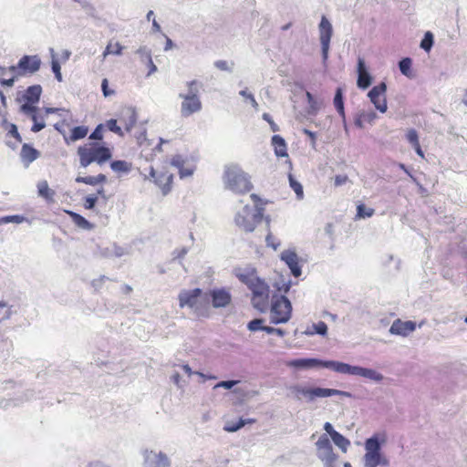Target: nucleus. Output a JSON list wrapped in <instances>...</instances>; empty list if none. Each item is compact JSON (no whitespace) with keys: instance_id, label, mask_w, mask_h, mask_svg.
<instances>
[{"instance_id":"1","label":"nucleus","mask_w":467,"mask_h":467,"mask_svg":"<svg viewBox=\"0 0 467 467\" xmlns=\"http://www.w3.org/2000/svg\"><path fill=\"white\" fill-rule=\"evenodd\" d=\"M387 442V434L385 431L375 432L364 442L365 454L362 462L364 467L387 466L389 462L384 455L382 447Z\"/></svg>"},{"instance_id":"2","label":"nucleus","mask_w":467,"mask_h":467,"mask_svg":"<svg viewBox=\"0 0 467 467\" xmlns=\"http://www.w3.org/2000/svg\"><path fill=\"white\" fill-rule=\"evenodd\" d=\"M250 197L255 202L254 207L245 204L242 210L237 212L234 218L236 225L248 233L255 229L264 215V208L257 204V202L260 201L259 197L254 193Z\"/></svg>"},{"instance_id":"3","label":"nucleus","mask_w":467,"mask_h":467,"mask_svg":"<svg viewBox=\"0 0 467 467\" xmlns=\"http://www.w3.org/2000/svg\"><path fill=\"white\" fill-rule=\"evenodd\" d=\"M223 181L225 188L234 193H245L253 188L249 176L235 165L225 167Z\"/></svg>"},{"instance_id":"4","label":"nucleus","mask_w":467,"mask_h":467,"mask_svg":"<svg viewBox=\"0 0 467 467\" xmlns=\"http://www.w3.org/2000/svg\"><path fill=\"white\" fill-rule=\"evenodd\" d=\"M289 390L296 400H301L302 399H306L308 402L314 401L317 398H327L332 396L352 397L350 392L344 390L320 387L309 388L299 384L290 386Z\"/></svg>"},{"instance_id":"5","label":"nucleus","mask_w":467,"mask_h":467,"mask_svg":"<svg viewBox=\"0 0 467 467\" xmlns=\"http://www.w3.org/2000/svg\"><path fill=\"white\" fill-rule=\"evenodd\" d=\"M81 167L87 168L92 162L101 165L109 161L112 153L110 150L99 143H92L89 147L81 146L78 149Z\"/></svg>"},{"instance_id":"6","label":"nucleus","mask_w":467,"mask_h":467,"mask_svg":"<svg viewBox=\"0 0 467 467\" xmlns=\"http://www.w3.org/2000/svg\"><path fill=\"white\" fill-rule=\"evenodd\" d=\"M201 84L197 80L187 82L188 92L186 94L180 93L179 98L182 99L181 105V115L188 118L194 113L201 111L202 101L199 97V88Z\"/></svg>"},{"instance_id":"7","label":"nucleus","mask_w":467,"mask_h":467,"mask_svg":"<svg viewBox=\"0 0 467 467\" xmlns=\"http://www.w3.org/2000/svg\"><path fill=\"white\" fill-rule=\"evenodd\" d=\"M292 305L289 299L282 296H273L270 309V320L272 324H283L291 318Z\"/></svg>"},{"instance_id":"8","label":"nucleus","mask_w":467,"mask_h":467,"mask_svg":"<svg viewBox=\"0 0 467 467\" xmlns=\"http://www.w3.org/2000/svg\"><path fill=\"white\" fill-rule=\"evenodd\" d=\"M178 299L181 308L187 306L199 316L202 314V305L208 301V296L206 294L202 296V289L194 288L192 290H182L178 296Z\"/></svg>"},{"instance_id":"9","label":"nucleus","mask_w":467,"mask_h":467,"mask_svg":"<svg viewBox=\"0 0 467 467\" xmlns=\"http://www.w3.org/2000/svg\"><path fill=\"white\" fill-rule=\"evenodd\" d=\"M336 372L346 375L359 376L376 383L381 382L384 379V376L380 372L373 368L353 366L340 361H337L336 364Z\"/></svg>"},{"instance_id":"10","label":"nucleus","mask_w":467,"mask_h":467,"mask_svg":"<svg viewBox=\"0 0 467 467\" xmlns=\"http://www.w3.org/2000/svg\"><path fill=\"white\" fill-rule=\"evenodd\" d=\"M198 158L194 154H175L171 159V165L179 171L181 179L191 177L195 170Z\"/></svg>"},{"instance_id":"11","label":"nucleus","mask_w":467,"mask_h":467,"mask_svg":"<svg viewBox=\"0 0 467 467\" xmlns=\"http://www.w3.org/2000/svg\"><path fill=\"white\" fill-rule=\"evenodd\" d=\"M337 361L335 360H322L315 358H296L285 362V365L290 368L298 369H308L313 368H325L332 369L336 372V364Z\"/></svg>"},{"instance_id":"12","label":"nucleus","mask_w":467,"mask_h":467,"mask_svg":"<svg viewBox=\"0 0 467 467\" xmlns=\"http://www.w3.org/2000/svg\"><path fill=\"white\" fill-rule=\"evenodd\" d=\"M319 40L321 45V53L323 62L328 58V52L330 47V40L333 35V27L329 20L322 16L320 23L318 25Z\"/></svg>"},{"instance_id":"13","label":"nucleus","mask_w":467,"mask_h":467,"mask_svg":"<svg viewBox=\"0 0 467 467\" xmlns=\"http://www.w3.org/2000/svg\"><path fill=\"white\" fill-rule=\"evenodd\" d=\"M144 467H171V461L163 451L146 450L143 452Z\"/></svg>"},{"instance_id":"14","label":"nucleus","mask_w":467,"mask_h":467,"mask_svg":"<svg viewBox=\"0 0 467 467\" xmlns=\"http://www.w3.org/2000/svg\"><path fill=\"white\" fill-rule=\"evenodd\" d=\"M387 90V85L385 82H381L377 86H374L368 91V98L370 101L373 103L375 108L380 111L381 113H385L387 111V100L385 98V93Z\"/></svg>"},{"instance_id":"15","label":"nucleus","mask_w":467,"mask_h":467,"mask_svg":"<svg viewBox=\"0 0 467 467\" xmlns=\"http://www.w3.org/2000/svg\"><path fill=\"white\" fill-rule=\"evenodd\" d=\"M37 107H29L27 105H21L19 108V112L29 117L33 123L31 127L32 132H39L46 127V122L44 117L37 113Z\"/></svg>"},{"instance_id":"16","label":"nucleus","mask_w":467,"mask_h":467,"mask_svg":"<svg viewBox=\"0 0 467 467\" xmlns=\"http://www.w3.org/2000/svg\"><path fill=\"white\" fill-rule=\"evenodd\" d=\"M40 67L41 59L37 55H25L17 62V67L21 68L24 76L37 72Z\"/></svg>"},{"instance_id":"17","label":"nucleus","mask_w":467,"mask_h":467,"mask_svg":"<svg viewBox=\"0 0 467 467\" xmlns=\"http://www.w3.org/2000/svg\"><path fill=\"white\" fill-rule=\"evenodd\" d=\"M317 455L320 461H327L329 458H334L337 455L333 451L332 444L327 434L319 436L316 442Z\"/></svg>"},{"instance_id":"18","label":"nucleus","mask_w":467,"mask_h":467,"mask_svg":"<svg viewBox=\"0 0 467 467\" xmlns=\"http://www.w3.org/2000/svg\"><path fill=\"white\" fill-rule=\"evenodd\" d=\"M280 259L290 269L291 274L295 277H299L302 274L301 265H299V257L293 250H285L280 254Z\"/></svg>"},{"instance_id":"19","label":"nucleus","mask_w":467,"mask_h":467,"mask_svg":"<svg viewBox=\"0 0 467 467\" xmlns=\"http://www.w3.org/2000/svg\"><path fill=\"white\" fill-rule=\"evenodd\" d=\"M417 324L414 321H403L400 318L393 321L389 327L391 335L408 337L416 329Z\"/></svg>"},{"instance_id":"20","label":"nucleus","mask_w":467,"mask_h":467,"mask_svg":"<svg viewBox=\"0 0 467 467\" xmlns=\"http://www.w3.org/2000/svg\"><path fill=\"white\" fill-rule=\"evenodd\" d=\"M42 94V87L38 84L29 86L21 98H17L16 100L18 101H24L22 105H27L29 107H36V104H37L40 100V97Z\"/></svg>"},{"instance_id":"21","label":"nucleus","mask_w":467,"mask_h":467,"mask_svg":"<svg viewBox=\"0 0 467 467\" xmlns=\"http://www.w3.org/2000/svg\"><path fill=\"white\" fill-rule=\"evenodd\" d=\"M210 296L214 308L227 306L232 299L231 294L224 288L213 289L210 292Z\"/></svg>"},{"instance_id":"22","label":"nucleus","mask_w":467,"mask_h":467,"mask_svg":"<svg viewBox=\"0 0 467 467\" xmlns=\"http://www.w3.org/2000/svg\"><path fill=\"white\" fill-rule=\"evenodd\" d=\"M136 54L140 57V59L142 63H145L149 68L147 73V77H150L153 73L157 72L158 68L156 65L153 63L151 57V50L146 46L140 47L136 50Z\"/></svg>"},{"instance_id":"23","label":"nucleus","mask_w":467,"mask_h":467,"mask_svg":"<svg viewBox=\"0 0 467 467\" xmlns=\"http://www.w3.org/2000/svg\"><path fill=\"white\" fill-rule=\"evenodd\" d=\"M172 181V174L161 172L155 178L154 183L160 187L163 195H167L171 190Z\"/></svg>"},{"instance_id":"24","label":"nucleus","mask_w":467,"mask_h":467,"mask_svg":"<svg viewBox=\"0 0 467 467\" xmlns=\"http://www.w3.org/2000/svg\"><path fill=\"white\" fill-rule=\"evenodd\" d=\"M236 276L247 286H250L258 277L254 268L240 269L236 272Z\"/></svg>"},{"instance_id":"25","label":"nucleus","mask_w":467,"mask_h":467,"mask_svg":"<svg viewBox=\"0 0 467 467\" xmlns=\"http://www.w3.org/2000/svg\"><path fill=\"white\" fill-rule=\"evenodd\" d=\"M271 140L272 145L275 148V153L277 157H286L288 155L286 143L284 138H282L280 135H274Z\"/></svg>"},{"instance_id":"26","label":"nucleus","mask_w":467,"mask_h":467,"mask_svg":"<svg viewBox=\"0 0 467 467\" xmlns=\"http://www.w3.org/2000/svg\"><path fill=\"white\" fill-rule=\"evenodd\" d=\"M269 293L262 294L260 296L254 295L252 296L253 306L261 313H265L268 309Z\"/></svg>"},{"instance_id":"27","label":"nucleus","mask_w":467,"mask_h":467,"mask_svg":"<svg viewBox=\"0 0 467 467\" xmlns=\"http://www.w3.org/2000/svg\"><path fill=\"white\" fill-rule=\"evenodd\" d=\"M39 156V152L28 144H24L21 149V158L24 161L28 163L36 160Z\"/></svg>"},{"instance_id":"28","label":"nucleus","mask_w":467,"mask_h":467,"mask_svg":"<svg viewBox=\"0 0 467 467\" xmlns=\"http://www.w3.org/2000/svg\"><path fill=\"white\" fill-rule=\"evenodd\" d=\"M110 168L114 172L128 174L132 169V163L126 161H113L110 162Z\"/></svg>"},{"instance_id":"29","label":"nucleus","mask_w":467,"mask_h":467,"mask_svg":"<svg viewBox=\"0 0 467 467\" xmlns=\"http://www.w3.org/2000/svg\"><path fill=\"white\" fill-rule=\"evenodd\" d=\"M304 333L306 336L317 334L324 337L327 334V325L324 321L314 323L311 327H307Z\"/></svg>"},{"instance_id":"30","label":"nucleus","mask_w":467,"mask_h":467,"mask_svg":"<svg viewBox=\"0 0 467 467\" xmlns=\"http://www.w3.org/2000/svg\"><path fill=\"white\" fill-rule=\"evenodd\" d=\"M49 53H50V57H51L52 72L54 73L56 79L58 82H61L63 80V78H62V74H61V67H60L59 60L57 57V54H56L54 48L50 47Z\"/></svg>"},{"instance_id":"31","label":"nucleus","mask_w":467,"mask_h":467,"mask_svg":"<svg viewBox=\"0 0 467 467\" xmlns=\"http://www.w3.org/2000/svg\"><path fill=\"white\" fill-rule=\"evenodd\" d=\"M248 288L252 291V295H262L269 293V286L261 278L257 277V279L248 286Z\"/></svg>"},{"instance_id":"32","label":"nucleus","mask_w":467,"mask_h":467,"mask_svg":"<svg viewBox=\"0 0 467 467\" xmlns=\"http://www.w3.org/2000/svg\"><path fill=\"white\" fill-rule=\"evenodd\" d=\"M334 106L338 114L342 117L343 120L345 121L344 99L341 88H337L336 90L334 97Z\"/></svg>"},{"instance_id":"33","label":"nucleus","mask_w":467,"mask_h":467,"mask_svg":"<svg viewBox=\"0 0 467 467\" xmlns=\"http://www.w3.org/2000/svg\"><path fill=\"white\" fill-rule=\"evenodd\" d=\"M38 194L47 201L51 202L54 199L55 192L48 187L47 181H42L37 184Z\"/></svg>"},{"instance_id":"34","label":"nucleus","mask_w":467,"mask_h":467,"mask_svg":"<svg viewBox=\"0 0 467 467\" xmlns=\"http://www.w3.org/2000/svg\"><path fill=\"white\" fill-rule=\"evenodd\" d=\"M2 128L7 131V135L15 138L17 142L22 141V138L18 132L17 127L16 124L8 122L5 119L2 120L1 123Z\"/></svg>"},{"instance_id":"35","label":"nucleus","mask_w":467,"mask_h":467,"mask_svg":"<svg viewBox=\"0 0 467 467\" xmlns=\"http://www.w3.org/2000/svg\"><path fill=\"white\" fill-rule=\"evenodd\" d=\"M123 47L119 43H112L111 41L107 45L102 53V57L105 59L109 55L120 56L122 54Z\"/></svg>"},{"instance_id":"36","label":"nucleus","mask_w":467,"mask_h":467,"mask_svg":"<svg viewBox=\"0 0 467 467\" xmlns=\"http://www.w3.org/2000/svg\"><path fill=\"white\" fill-rule=\"evenodd\" d=\"M412 60L410 57H404L399 61V69L400 73L409 78L413 77L411 71Z\"/></svg>"},{"instance_id":"37","label":"nucleus","mask_w":467,"mask_h":467,"mask_svg":"<svg viewBox=\"0 0 467 467\" xmlns=\"http://www.w3.org/2000/svg\"><path fill=\"white\" fill-rule=\"evenodd\" d=\"M72 221L76 225H78L79 228L85 229V230H90L92 229V224L83 216L80 214L74 213V212H68Z\"/></svg>"},{"instance_id":"38","label":"nucleus","mask_w":467,"mask_h":467,"mask_svg":"<svg viewBox=\"0 0 467 467\" xmlns=\"http://www.w3.org/2000/svg\"><path fill=\"white\" fill-rule=\"evenodd\" d=\"M331 440L343 452H346L350 446V441L338 431L332 435Z\"/></svg>"},{"instance_id":"39","label":"nucleus","mask_w":467,"mask_h":467,"mask_svg":"<svg viewBox=\"0 0 467 467\" xmlns=\"http://www.w3.org/2000/svg\"><path fill=\"white\" fill-rule=\"evenodd\" d=\"M253 422H254V420H253V419H247V420L239 419V420L237 422H231V423H227L226 425H224L223 430L227 432H235V431H239L240 429H242L244 426H245L247 423H253Z\"/></svg>"},{"instance_id":"40","label":"nucleus","mask_w":467,"mask_h":467,"mask_svg":"<svg viewBox=\"0 0 467 467\" xmlns=\"http://www.w3.org/2000/svg\"><path fill=\"white\" fill-rule=\"evenodd\" d=\"M289 185L291 189L296 194V198L298 200H302L304 198V190L302 184L292 175H288Z\"/></svg>"},{"instance_id":"41","label":"nucleus","mask_w":467,"mask_h":467,"mask_svg":"<svg viewBox=\"0 0 467 467\" xmlns=\"http://www.w3.org/2000/svg\"><path fill=\"white\" fill-rule=\"evenodd\" d=\"M88 129L86 126H77L71 130L70 140L76 141L81 140L87 136Z\"/></svg>"},{"instance_id":"42","label":"nucleus","mask_w":467,"mask_h":467,"mask_svg":"<svg viewBox=\"0 0 467 467\" xmlns=\"http://www.w3.org/2000/svg\"><path fill=\"white\" fill-rule=\"evenodd\" d=\"M357 85L361 89H366L371 85L372 78L368 72L358 74Z\"/></svg>"},{"instance_id":"43","label":"nucleus","mask_w":467,"mask_h":467,"mask_svg":"<svg viewBox=\"0 0 467 467\" xmlns=\"http://www.w3.org/2000/svg\"><path fill=\"white\" fill-rule=\"evenodd\" d=\"M307 104H308V114L310 115H317V113L319 110V104L314 98V96L310 92L306 93Z\"/></svg>"},{"instance_id":"44","label":"nucleus","mask_w":467,"mask_h":467,"mask_svg":"<svg viewBox=\"0 0 467 467\" xmlns=\"http://www.w3.org/2000/svg\"><path fill=\"white\" fill-rule=\"evenodd\" d=\"M24 222H27V218L25 217L24 215H20V214L6 215V216L0 217V224L10 223H22Z\"/></svg>"},{"instance_id":"45","label":"nucleus","mask_w":467,"mask_h":467,"mask_svg":"<svg viewBox=\"0 0 467 467\" xmlns=\"http://www.w3.org/2000/svg\"><path fill=\"white\" fill-rule=\"evenodd\" d=\"M434 40H433V35L431 32L428 31L425 33L424 37L422 38L420 42V47L429 52L432 46H433Z\"/></svg>"},{"instance_id":"46","label":"nucleus","mask_w":467,"mask_h":467,"mask_svg":"<svg viewBox=\"0 0 467 467\" xmlns=\"http://www.w3.org/2000/svg\"><path fill=\"white\" fill-rule=\"evenodd\" d=\"M374 209L367 208L364 204H359L357 207L358 218H369L374 214Z\"/></svg>"},{"instance_id":"47","label":"nucleus","mask_w":467,"mask_h":467,"mask_svg":"<svg viewBox=\"0 0 467 467\" xmlns=\"http://www.w3.org/2000/svg\"><path fill=\"white\" fill-rule=\"evenodd\" d=\"M106 127L112 132L118 134L119 136L122 137L124 135L121 128L117 124L116 119H109L106 122Z\"/></svg>"},{"instance_id":"48","label":"nucleus","mask_w":467,"mask_h":467,"mask_svg":"<svg viewBox=\"0 0 467 467\" xmlns=\"http://www.w3.org/2000/svg\"><path fill=\"white\" fill-rule=\"evenodd\" d=\"M263 323H264V319H262V318L253 319L247 324V328L253 332L258 331V330L263 331V328L265 327V326H263Z\"/></svg>"},{"instance_id":"49","label":"nucleus","mask_w":467,"mask_h":467,"mask_svg":"<svg viewBox=\"0 0 467 467\" xmlns=\"http://www.w3.org/2000/svg\"><path fill=\"white\" fill-rule=\"evenodd\" d=\"M240 96L244 97V99H246L247 100H249V102L251 103L252 107L255 109V110H258V108H259V105L258 103L256 102L255 99H254V96L248 92L247 88H244L243 90H241L239 92Z\"/></svg>"},{"instance_id":"50","label":"nucleus","mask_w":467,"mask_h":467,"mask_svg":"<svg viewBox=\"0 0 467 467\" xmlns=\"http://www.w3.org/2000/svg\"><path fill=\"white\" fill-rule=\"evenodd\" d=\"M12 311L7 304L0 301V320L8 319L11 317Z\"/></svg>"},{"instance_id":"51","label":"nucleus","mask_w":467,"mask_h":467,"mask_svg":"<svg viewBox=\"0 0 467 467\" xmlns=\"http://www.w3.org/2000/svg\"><path fill=\"white\" fill-rule=\"evenodd\" d=\"M265 243L268 247H272L274 250H276L281 244L280 241L270 233L265 237Z\"/></svg>"},{"instance_id":"52","label":"nucleus","mask_w":467,"mask_h":467,"mask_svg":"<svg viewBox=\"0 0 467 467\" xmlns=\"http://www.w3.org/2000/svg\"><path fill=\"white\" fill-rule=\"evenodd\" d=\"M97 201H98L97 195H95V194L88 195L85 198L84 207L88 210H92L95 207Z\"/></svg>"},{"instance_id":"53","label":"nucleus","mask_w":467,"mask_h":467,"mask_svg":"<svg viewBox=\"0 0 467 467\" xmlns=\"http://www.w3.org/2000/svg\"><path fill=\"white\" fill-rule=\"evenodd\" d=\"M214 66L220 70L232 72L234 64L229 65L226 60H217L214 62Z\"/></svg>"},{"instance_id":"54","label":"nucleus","mask_w":467,"mask_h":467,"mask_svg":"<svg viewBox=\"0 0 467 467\" xmlns=\"http://www.w3.org/2000/svg\"><path fill=\"white\" fill-rule=\"evenodd\" d=\"M129 119L125 122V129L128 132L132 130L137 121V117L134 111L130 113V110H129Z\"/></svg>"},{"instance_id":"55","label":"nucleus","mask_w":467,"mask_h":467,"mask_svg":"<svg viewBox=\"0 0 467 467\" xmlns=\"http://www.w3.org/2000/svg\"><path fill=\"white\" fill-rule=\"evenodd\" d=\"M406 138L408 141L411 144V146L419 143L418 132L414 129H410L408 130Z\"/></svg>"},{"instance_id":"56","label":"nucleus","mask_w":467,"mask_h":467,"mask_svg":"<svg viewBox=\"0 0 467 467\" xmlns=\"http://www.w3.org/2000/svg\"><path fill=\"white\" fill-rule=\"evenodd\" d=\"M182 368L183 369V371H184L188 376H191V375H192V374H197V375H199L200 377H202V378H203V379H215V377H214V376H207V375H205V374H203V373H202V372H198V371L194 372V371H192V369L191 368V367H190L189 365H187V364L182 365Z\"/></svg>"},{"instance_id":"57","label":"nucleus","mask_w":467,"mask_h":467,"mask_svg":"<svg viewBox=\"0 0 467 467\" xmlns=\"http://www.w3.org/2000/svg\"><path fill=\"white\" fill-rule=\"evenodd\" d=\"M239 381L238 380H223V381H220L218 382L215 386H214V389H218V388H223V389H231L233 387H234Z\"/></svg>"},{"instance_id":"58","label":"nucleus","mask_w":467,"mask_h":467,"mask_svg":"<svg viewBox=\"0 0 467 467\" xmlns=\"http://www.w3.org/2000/svg\"><path fill=\"white\" fill-rule=\"evenodd\" d=\"M103 138V135H102V124H99L96 127V129L92 131V133L90 134L89 136V139L90 140H102Z\"/></svg>"},{"instance_id":"59","label":"nucleus","mask_w":467,"mask_h":467,"mask_svg":"<svg viewBox=\"0 0 467 467\" xmlns=\"http://www.w3.org/2000/svg\"><path fill=\"white\" fill-rule=\"evenodd\" d=\"M189 252L187 247H182L181 249H176L173 251V259H182Z\"/></svg>"},{"instance_id":"60","label":"nucleus","mask_w":467,"mask_h":467,"mask_svg":"<svg viewBox=\"0 0 467 467\" xmlns=\"http://www.w3.org/2000/svg\"><path fill=\"white\" fill-rule=\"evenodd\" d=\"M101 89L105 97L114 94V90L109 88V81L107 78L102 79Z\"/></svg>"},{"instance_id":"61","label":"nucleus","mask_w":467,"mask_h":467,"mask_svg":"<svg viewBox=\"0 0 467 467\" xmlns=\"http://www.w3.org/2000/svg\"><path fill=\"white\" fill-rule=\"evenodd\" d=\"M6 70H8L10 73L14 74L13 77H15L16 78L17 77H23L24 76L21 68L17 67V64L14 65V66H10Z\"/></svg>"},{"instance_id":"62","label":"nucleus","mask_w":467,"mask_h":467,"mask_svg":"<svg viewBox=\"0 0 467 467\" xmlns=\"http://www.w3.org/2000/svg\"><path fill=\"white\" fill-rule=\"evenodd\" d=\"M291 281L284 282L281 285L276 284V288L280 292H284L285 294L290 290Z\"/></svg>"},{"instance_id":"63","label":"nucleus","mask_w":467,"mask_h":467,"mask_svg":"<svg viewBox=\"0 0 467 467\" xmlns=\"http://www.w3.org/2000/svg\"><path fill=\"white\" fill-rule=\"evenodd\" d=\"M348 178L347 175H336L335 177V185L341 186L348 182Z\"/></svg>"},{"instance_id":"64","label":"nucleus","mask_w":467,"mask_h":467,"mask_svg":"<svg viewBox=\"0 0 467 467\" xmlns=\"http://www.w3.org/2000/svg\"><path fill=\"white\" fill-rule=\"evenodd\" d=\"M87 467H111V466L103 462L96 461V462H92L88 463Z\"/></svg>"}]
</instances>
